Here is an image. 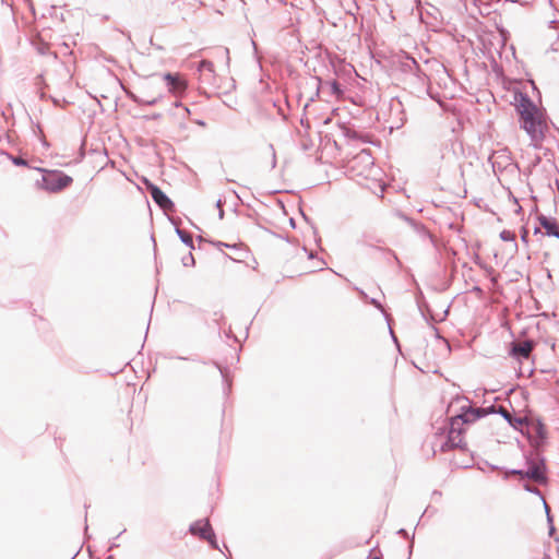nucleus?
<instances>
[{"label": "nucleus", "mask_w": 559, "mask_h": 559, "mask_svg": "<svg viewBox=\"0 0 559 559\" xmlns=\"http://www.w3.org/2000/svg\"><path fill=\"white\" fill-rule=\"evenodd\" d=\"M527 236H528V231L527 229L523 228V231H522V235H521V238L524 242H527Z\"/></svg>", "instance_id": "16"}, {"label": "nucleus", "mask_w": 559, "mask_h": 559, "mask_svg": "<svg viewBox=\"0 0 559 559\" xmlns=\"http://www.w3.org/2000/svg\"><path fill=\"white\" fill-rule=\"evenodd\" d=\"M520 127L531 139V144L539 148L549 130L545 114L524 94L515 97Z\"/></svg>", "instance_id": "1"}, {"label": "nucleus", "mask_w": 559, "mask_h": 559, "mask_svg": "<svg viewBox=\"0 0 559 559\" xmlns=\"http://www.w3.org/2000/svg\"><path fill=\"white\" fill-rule=\"evenodd\" d=\"M13 163L15 165H17V166H25L26 165V162L23 158H21V157L13 158Z\"/></svg>", "instance_id": "15"}, {"label": "nucleus", "mask_w": 559, "mask_h": 559, "mask_svg": "<svg viewBox=\"0 0 559 559\" xmlns=\"http://www.w3.org/2000/svg\"><path fill=\"white\" fill-rule=\"evenodd\" d=\"M218 246H219V247H223V246H224V247H227V248H229V247H230L228 243H224V242H218ZM231 247H233V248H236L237 246H236V245H234V246H231Z\"/></svg>", "instance_id": "17"}, {"label": "nucleus", "mask_w": 559, "mask_h": 559, "mask_svg": "<svg viewBox=\"0 0 559 559\" xmlns=\"http://www.w3.org/2000/svg\"><path fill=\"white\" fill-rule=\"evenodd\" d=\"M500 238L503 241H512L514 243V249H518V245L515 243V234L511 230H502L500 233Z\"/></svg>", "instance_id": "13"}, {"label": "nucleus", "mask_w": 559, "mask_h": 559, "mask_svg": "<svg viewBox=\"0 0 559 559\" xmlns=\"http://www.w3.org/2000/svg\"><path fill=\"white\" fill-rule=\"evenodd\" d=\"M325 86L329 88L330 93L334 95L336 98H340L342 96V90L336 81L326 82Z\"/></svg>", "instance_id": "12"}, {"label": "nucleus", "mask_w": 559, "mask_h": 559, "mask_svg": "<svg viewBox=\"0 0 559 559\" xmlns=\"http://www.w3.org/2000/svg\"><path fill=\"white\" fill-rule=\"evenodd\" d=\"M350 173L355 178L368 179L373 173V158L369 151L364 150L358 153L350 164Z\"/></svg>", "instance_id": "2"}, {"label": "nucleus", "mask_w": 559, "mask_h": 559, "mask_svg": "<svg viewBox=\"0 0 559 559\" xmlns=\"http://www.w3.org/2000/svg\"><path fill=\"white\" fill-rule=\"evenodd\" d=\"M526 475L535 480H539L543 478V472L537 466L530 467L528 471L526 472Z\"/></svg>", "instance_id": "14"}, {"label": "nucleus", "mask_w": 559, "mask_h": 559, "mask_svg": "<svg viewBox=\"0 0 559 559\" xmlns=\"http://www.w3.org/2000/svg\"><path fill=\"white\" fill-rule=\"evenodd\" d=\"M43 177V189L49 192H59L72 183V178L61 171L57 170H45Z\"/></svg>", "instance_id": "3"}, {"label": "nucleus", "mask_w": 559, "mask_h": 559, "mask_svg": "<svg viewBox=\"0 0 559 559\" xmlns=\"http://www.w3.org/2000/svg\"><path fill=\"white\" fill-rule=\"evenodd\" d=\"M145 186L147 191L150 192L152 199L164 210H168L173 206V202L168 199V197L155 185L145 181Z\"/></svg>", "instance_id": "7"}, {"label": "nucleus", "mask_w": 559, "mask_h": 559, "mask_svg": "<svg viewBox=\"0 0 559 559\" xmlns=\"http://www.w3.org/2000/svg\"><path fill=\"white\" fill-rule=\"evenodd\" d=\"M532 350H533V343L530 341H524L521 343H513L512 349H511V355L518 356V357H523V358H528Z\"/></svg>", "instance_id": "10"}, {"label": "nucleus", "mask_w": 559, "mask_h": 559, "mask_svg": "<svg viewBox=\"0 0 559 559\" xmlns=\"http://www.w3.org/2000/svg\"><path fill=\"white\" fill-rule=\"evenodd\" d=\"M540 226L547 236L559 238V225L556 219L546 216L538 217Z\"/></svg>", "instance_id": "9"}, {"label": "nucleus", "mask_w": 559, "mask_h": 559, "mask_svg": "<svg viewBox=\"0 0 559 559\" xmlns=\"http://www.w3.org/2000/svg\"><path fill=\"white\" fill-rule=\"evenodd\" d=\"M466 445L464 438V428L460 419H451L447 442L442 445V450L462 449Z\"/></svg>", "instance_id": "4"}, {"label": "nucleus", "mask_w": 559, "mask_h": 559, "mask_svg": "<svg viewBox=\"0 0 559 559\" xmlns=\"http://www.w3.org/2000/svg\"><path fill=\"white\" fill-rule=\"evenodd\" d=\"M199 71L201 75L207 81L211 82L214 79V64L211 61L202 60L199 64Z\"/></svg>", "instance_id": "11"}, {"label": "nucleus", "mask_w": 559, "mask_h": 559, "mask_svg": "<svg viewBox=\"0 0 559 559\" xmlns=\"http://www.w3.org/2000/svg\"><path fill=\"white\" fill-rule=\"evenodd\" d=\"M164 80L167 82L169 91L175 95H180L187 88V81L180 73H166Z\"/></svg>", "instance_id": "6"}, {"label": "nucleus", "mask_w": 559, "mask_h": 559, "mask_svg": "<svg viewBox=\"0 0 559 559\" xmlns=\"http://www.w3.org/2000/svg\"><path fill=\"white\" fill-rule=\"evenodd\" d=\"M485 414L486 412L481 408H468L461 415L453 417V419H460L462 421V426H464L465 424L474 423Z\"/></svg>", "instance_id": "8"}, {"label": "nucleus", "mask_w": 559, "mask_h": 559, "mask_svg": "<svg viewBox=\"0 0 559 559\" xmlns=\"http://www.w3.org/2000/svg\"><path fill=\"white\" fill-rule=\"evenodd\" d=\"M369 559H380L379 557H370Z\"/></svg>", "instance_id": "19"}, {"label": "nucleus", "mask_w": 559, "mask_h": 559, "mask_svg": "<svg viewBox=\"0 0 559 559\" xmlns=\"http://www.w3.org/2000/svg\"><path fill=\"white\" fill-rule=\"evenodd\" d=\"M543 429H544V427L540 425V426L538 427L539 433H542V430H543Z\"/></svg>", "instance_id": "18"}, {"label": "nucleus", "mask_w": 559, "mask_h": 559, "mask_svg": "<svg viewBox=\"0 0 559 559\" xmlns=\"http://www.w3.org/2000/svg\"><path fill=\"white\" fill-rule=\"evenodd\" d=\"M190 532L207 540L211 545L215 544V535L207 520L198 521L191 525Z\"/></svg>", "instance_id": "5"}]
</instances>
